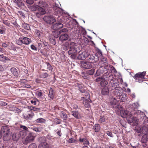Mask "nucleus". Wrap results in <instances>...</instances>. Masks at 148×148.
I'll list each match as a JSON object with an SVG mask.
<instances>
[{
	"label": "nucleus",
	"mask_w": 148,
	"mask_h": 148,
	"mask_svg": "<svg viewBox=\"0 0 148 148\" xmlns=\"http://www.w3.org/2000/svg\"><path fill=\"white\" fill-rule=\"evenodd\" d=\"M142 112H143L139 110H132L130 112H127V110H122L121 112V115L122 117L126 118L128 123H131L134 122V118L132 115H134L135 116V118L137 117V118L139 120V118L138 116V115L141 114Z\"/></svg>",
	"instance_id": "obj_1"
},
{
	"label": "nucleus",
	"mask_w": 148,
	"mask_h": 148,
	"mask_svg": "<svg viewBox=\"0 0 148 148\" xmlns=\"http://www.w3.org/2000/svg\"><path fill=\"white\" fill-rule=\"evenodd\" d=\"M31 42L30 39L24 36L19 37L18 39L16 40V43L18 45H21L23 44L28 45Z\"/></svg>",
	"instance_id": "obj_2"
},
{
	"label": "nucleus",
	"mask_w": 148,
	"mask_h": 148,
	"mask_svg": "<svg viewBox=\"0 0 148 148\" xmlns=\"http://www.w3.org/2000/svg\"><path fill=\"white\" fill-rule=\"evenodd\" d=\"M40 143L38 146V148H49V145L47 143L45 137H41L39 138Z\"/></svg>",
	"instance_id": "obj_3"
},
{
	"label": "nucleus",
	"mask_w": 148,
	"mask_h": 148,
	"mask_svg": "<svg viewBox=\"0 0 148 148\" xmlns=\"http://www.w3.org/2000/svg\"><path fill=\"white\" fill-rule=\"evenodd\" d=\"M35 137L32 133H30L23 141V143L24 145H26L33 141Z\"/></svg>",
	"instance_id": "obj_4"
},
{
	"label": "nucleus",
	"mask_w": 148,
	"mask_h": 148,
	"mask_svg": "<svg viewBox=\"0 0 148 148\" xmlns=\"http://www.w3.org/2000/svg\"><path fill=\"white\" fill-rule=\"evenodd\" d=\"M140 121H143V123L144 124L142 127L140 129V132L144 134V135H147L148 134V125L147 124V122H145V119Z\"/></svg>",
	"instance_id": "obj_5"
},
{
	"label": "nucleus",
	"mask_w": 148,
	"mask_h": 148,
	"mask_svg": "<svg viewBox=\"0 0 148 148\" xmlns=\"http://www.w3.org/2000/svg\"><path fill=\"white\" fill-rule=\"evenodd\" d=\"M44 20L47 23L52 24L56 21V20L52 15L45 16L43 18Z\"/></svg>",
	"instance_id": "obj_6"
},
{
	"label": "nucleus",
	"mask_w": 148,
	"mask_h": 148,
	"mask_svg": "<svg viewBox=\"0 0 148 148\" xmlns=\"http://www.w3.org/2000/svg\"><path fill=\"white\" fill-rule=\"evenodd\" d=\"M10 130L9 127L7 126H3L2 127V131L4 133L3 137L4 140H6L9 134Z\"/></svg>",
	"instance_id": "obj_7"
},
{
	"label": "nucleus",
	"mask_w": 148,
	"mask_h": 148,
	"mask_svg": "<svg viewBox=\"0 0 148 148\" xmlns=\"http://www.w3.org/2000/svg\"><path fill=\"white\" fill-rule=\"evenodd\" d=\"M81 66L85 69H89L92 67V63L90 62L82 61L81 62Z\"/></svg>",
	"instance_id": "obj_8"
},
{
	"label": "nucleus",
	"mask_w": 148,
	"mask_h": 148,
	"mask_svg": "<svg viewBox=\"0 0 148 148\" xmlns=\"http://www.w3.org/2000/svg\"><path fill=\"white\" fill-rule=\"evenodd\" d=\"M77 52V50L74 47H70L68 53L69 55H71V58L75 59L76 57Z\"/></svg>",
	"instance_id": "obj_9"
},
{
	"label": "nucleus",
	"mask_w": 148,
	"mask_h": 148,
	"mask_svg": "<svg viewBox=\"0 0 148 148\" xmlns=\"http://www.w3.org/2000/svg\"><path fill=\"white\" fill-rule=\"evenodd\" d=\"M88 56V53L86 51L83 52L79 51L77 58L79 60H84Z\"/></svg>",
	"instance_id": "obj_10"
},
{
	"label": "nucleus",
	"mask_w": 148,
	"mask_h": 148,
	"mask_svg": "<svg viewBox=\"0 0 148 148\" xmlns=\"http://www.w3.org/2000/svg\"><path fill=\"white\" fill-rule=\"evenodd\" d=\"M68 31V29L67 28H64L60 30L59 32L55 31L52 32L53 35L55 38H57L59 36L60 33L62 32H66Z\"/></svg>",
	"instance_id": "obj_11"
},
{
	"label": "nucleus",
	"mask_w": 148,
	"mask_h": 148,
	"mask_svg": "<svg viewBox=\"0 0 148 148\" xmlns=\"http://www.w3.org/2000/svg\"><path fill=\"white\" fill-rule=\"evenodd\" d=\"M63 26V25L62 23L59 22L53 24L51 27L54 30H57L62 28Z\"/></svg>",
	"instance_id": "obj_12"
},
{
	"label": "nucleus",
	"mask_w": 148,
	"mask_h": 148,
	"mask_svg": "<svg viewBox=\"0 0 148 148\" xmlns=\"http://www.w3.org/2000/svg\"><path fill=\"white\" fill-rule=\"evenodd\" d=\"M34 115V114L31 112L27 114H23V117L24 119L27 120H30L32 118Z\"/></svg>",
	"instance_id": "obj_13"
},
{
	"label": "nucleus",
	"mask_w": 148,
	"mask_h": 148,
	"mask_svg": "<svg viewBox=\"0 0 148 148\" xmlns=\"http://www.w3.org/2000/svg\"><path fill=\"white\" fill-rule=\"evenodd\" d=\"M69 38V36L67 34H61L59 37V39L61 41H64L67 40Z\"/></svg>",
	"instance_id": "obj_14"
},
{
	"label": "nucleus",
	"mask_w": 148,
	"mask_h": 148,
	"mask_svg": "<svg viewBox=\"0 0 148 148\" xmlns=\"http://www.w3.org/2000/svg\"><path fill=\"white\" fill-rule=\"evenodd\" d=\"M20 136V135L18 133H14L12 134V138L13 140L18 141Z\"/></svg>",
	"instance_id": "obj_15"
},
{
	"label": "nucleus",
	"mask_w": 148,
	"mask_h": 148,
	"mask_svg": "<svg viewBox=\"0 0 148 148\" xmlns=\"http://www.w3.org/2000/svg\"><path fill=\"white\" fill-rule=\"evenodd\" d=\"M13 1L19 8L22 7L24 5L23 3L21 0H13Z\"/></svg>",
	"instance_id": "obj_16"
},
{
	"label": "nucleus",
	"mask_w": 148,
	"mask_h": 148,
	"mask_svg": "<svg viewBox=\"0 0 148 148\" xmlns=\"http://www.w3.org/2000/svg\"><path fill=\"white\" fill-rule=\"evenodd\" d=\"M118 96H116V98L115 97H114L113 98H112V100L110 101V104L113 106V108L115 107V106L117 104V101L116 100L117 99H118Z\"/></svg>",
	"instance_id": "obj_17"
},
{
	"label": "nucleus",
	"mask_w": 148,
	"mask_h": 148,
	"mask_svg": "<svg viewBox=\"0 0 148 148\" xmlns=\"http://www.w3.org/2000/svg\"><path fill=\"white\" fill-rule=\"evenodd\" d=\"M92 129L95 132H97L100 131L101 127L99 124H96L93 126Z\"/></svg>",
	"instance_id": "obj_18"
},
{
	"label": "nucleus",
	"mask_w": 148,
	"mask_h": 148,
	"mask_svg": "<svg viewBox=\"0 0 148 148\" xmlns=\"http://www.w3.org/2000/svg\"><path fill=\"white\" fill-rule=\"evenodd\" d=\"M98 53L99 54V56H101V61L103 62V63H107V60L106 58L102 56V52L99 49L98 51Z\"/></svg>",
	"instance_id": "obj_19"
},
{
	"label": "nucleus",
	"mask_w": 148,
	"mask_h": 148,
	"mask_svg": "<svg viewBox=\"0 0 148 148\" xmlns=\"http://www.w3.org/2000/svg\"><path fill=\"white\" fill-rule=\"evenodd\" d=\"M71 114L76 119H79L80 118V114L78 111H73L71 112Z\"/></svg>",
	"instance_id": "obj_20"
},
{
	"label": "nucleus",
	"mask_w": 148,
	"mask_h": 148,
	"mask_svg": "<svg viewBox=\"0 0 148 148\" xmlns=\"http://www.w3.org/2000/svg\"><path fill=\"white\" fill-rule=\"evenodd\" d=\"M91 101L90 100H89L88 99H86L83 101V103L85 107L89 108L90 106V103H91Z\"/></svg>",
	"instance_id": "obj_21"
},
{
	"label": "nucleus",
	"mask_w": 148,
	"mask_h": 148,
	"mask_svg": "<svg viewBox=\"0 0 148 148\" xmlns=\"http://www.w3.org/2000/svg\"><path fill=\"white\" fill-rule=\"evenodd\" d=\"M132 108L133 109L132 110H136L138 109V107L140 106V105L138 102L133 103L132 104Z\"/></svg>",
	"instance_id": "obj_22"
},
{
	"label": "nucleus",
	"mask_w": 148,
	"mask_h": 148,
	"mask_svg": "<svg viewBox=\"0 0 148 148\" xmlns=\"http://www.w3.org/2000/svg\"><path fill=\"white\" fill-rule=\"evenodd\" d=\"M87 60L91 61L93 63L97 61V60L95 59V57L94 56L91 55H88V56H87Z\"/></svg>",
	"instance_id": "obj_23"
},
{
	"label": "nucleus",
	"mask_w": 148,
	"mask_h": 148,
	"mask_svg": "<svg viewBox=\"0 0 148 148\" xmlns=\"http://www.w3.org/2000/svg\"><path fill=\"white\" fill-rule=\"evenodd\" d=\"M38 7H43L44 8H45L47 6L46 3L42 1H40L38 2Z\"/></svg>",
	"instance_id": "obj_24"
},
{
	"label": "nucleus",
	"mask_w": 148,
	"mask_h": 148,
	"mask_svg": "<svg viewBox=\"0 0 148 148\" xmlns=\"http://www.w3.org/2000/svg\"><path fill=\"white\" fill-rule=\"evenodd\" d=\"M79 141L80 142L83 143L84 145L86 146L88 145L89 143V141L85 138H80Z\"/></svg>",
	"instance_id": "obj_25"
},
{
	"label": "nucleus",
	"mask_w": 148,
	"mask_h": 148,
	"mask_svg": "<svg viewBox=\"0 0 148 148\" xmlns=\"http://www.w3.org/2000/svg\"><path fill=\"white\" fill-rule=\"evenodd\" d=\"M60 116L64 120H66L67 119V116L66 114L63 111H61L60 113Z\"/></svg>",
	"instance_id": "obj_26"
},
{
	"label": "nucleus",
	"mask_w": 148,
	"mask_h": 148,
	"mask_svg": "<svg viewBox=\"0 0 148 148\" xmlns=\"http://www.w3.org/2000/svg\"><path fill=\"white\" fill-rule=\"evenodd\" d=\"M52 122L53 125L59 124L61 123V120L59 119L56 118L53 120Z\"/></svg>",
	"instance_id": "obj_27"
},
{
	"label": "nucleus",
	"mask_w": 148,
	"mask_h": 148,
	"mask_svg": "<svg viewBox=\"0 0 148 148\" xmlns=\"http://www.w3.org/2000/svg\"><path fill=\"white\" fill-rule=\"evenodd\" d=\"M10 71L15 76H17L18 75V73L17 70L14 67L11 68Z\"/></svg>",
	"instance_id": "obj_28"
},
{
	"label": "nucleus",
	"mask_w": 148,
	"mask_h": 148,
	"mask_svg": "<svg viewBox=\"0 0 148 148\" xmlns=\"http://www.w3.org/2000/svg\"><path fill=\"white\" fill-rule=\"evenodd\" d=\"M9 60V59L8 58L4 56L3 55H0V61L2 62H5Z\"/></svg>",
	"instance_id": "obj_29"
},
{
	"label": "nucleus",
	"mask_w": 148,
	"mask_h": 148,
	"mask_svg": "<svg viewBox=\"0 0 148 148\" xmlns=\"http://www.w3.org/2000/svg\"><path fill=\"white\" fill-rule=\"evenodd\" d=\"M100 85L101 86H106L108 84L107 81L103 78V79L100 82Z\"/></svg>",
	"instance_id": "obj_30"
},
{
	"label": "nucleus",
	"mask_w": 148,
	"mask_h": 148,
	"mask_svg": "<svg viewBox=\"0 0 148 148\" xmlns=\"http://www.w3.org/2000/svg\"><path fill=\"white\" fill-rule=\"evenodd\" d=\"M38 4L30 6L29 7L30 9L32 11H35L38 10Z\"/></svg>",
	"instance_id": "obj_31"
},
{
	"label": "nucleus",
	"mask_w": 148,
	"mask_h": 148,
	"mask_svg": "<svg viewBox=\"0 0 148 148\" xmlns=\"http://www.w3.org/2000/svg\"><path fill=\"white\" fill-rule=\"evenodd\" d=\"M38 11L42 14H44L45 13V8H43L42 7H38Z\"/></svg>",
	"instance_id": "obj_32"
},
{
	"label": "nucleus",
	"mask_w": 148,
	"mask_h": 148,
	"mask_svg": "<svg viewBox=\"0 0 148 148\" xmlns=\"http://www.w3.org/2000/svg\"><path fill=\"white\" fill-rule=\"evenodd\" d=\"M77 86L81 92H85V91L84 90V89L82 85L80 84H78L77 85Z\"/></svg>",
	"instance_id": "obj_33"
},
{
	"label": "nucleus",
	"mask_w": 148,
	"mask_h": 148,
	"mask_svg": "<svg viewBox=\"0 0 148 148\" xmlns=\"http://www.w3.org/2000/svg\"><path fill=\"white\" fill-rule=\"evenodd\" d=\"M95 71V69H91L88 70L86 71V73L89 75H92Z\"/></svg>",
	"instance_id": "obj_34"
},
{
	"label": "nucleus",
	"mask_w": 148,
	"mask_h": 148,
	"mask_svg": "<svg viewBox=\"0 0 148 148\" xmlns=\"http://www.w3.org/2000/svg\"><path fill=\"white\" fill-rule=\"evenodd\" d=\"M22 27L25 29L29 30L30 29V27L29 25L26 23H23L22 24Z\"/></svg>",
	"instance_id": "obj_35"
},
{
	"label": "nucleus",
	"mask_w": 148,
	"mask_h": 148,
	"mask_svg": "<svg viewBox=\"0 0 148 148\" xmlns=\"http://www.w3.org/2000/svg\"><path fill=\"white\" fill-rule=\"evenodd\" d=\"M45 64L46 66L47 67V69L49 71H52V67L49 63L46 62Z\"/></svg>",
	"instance_id": "obj_36"
},
{
	"label": "nucleus",
	"mask_w": 148,
	"mask_h": 148,
	"mask_svg": "<svg viewBox=\"0 0 148 148\" xmlns=\"http://www.w3.org/2000/svg\"><path fill=\"white\" fill-rule=\"evenodd\" d=\"M141 143H147V140L146 137V135H143L141 139Z\"/></svg>",
	"instance_id": "obj_37"
},
{
	"label": "nucleus",
	"mask_w": 148,
	"mask_h": 148,
	"mask_svg": "<svg viewBox=\"0 0 148 148\" xmlns=\"http://www.w3.org/2000/svg\"><path fill=\"white\" fill-rule=\"evenodd\" d=\"M48 76V74L45 73H43L40 75V77L42 78H45L47 77Z\"/></svg>",
	"instance_id": "obj_38"
},
{
	"label": "nucleus",
	"mask_w": 148,
	"mask_h": 148,
	"mask_svg": "<svg viewBox=\"0 0 148 148\" xmlns=\"http://www.w3.org/2000/svg\"><path fill=\"white\" fill-rule=\"evenodd\" d=\"M45 120L42 118H38L36 120V123H43L45 122Z\"/></svg>",
	"instance_id": "obj_39"
},
{
	"label": "nucleus",
	"mask_w": 148,
	"mask_h": 148,
	"mask_svg": "<svg viewBox=\"0 0 148 148\" xmlns=\"http://www.w3.org/2000/svg\"><path fill=\"white\" fill-rule=\"evenodd\" d=\"M28 148H37L36 144L35 143L30 144L28 147Z\"/></svg>",
	"instance_id": "obj_40"
},
{
	"label": "nucleus",
	"mask_w": 148,
	"mask_h": 148,
	"mask_svg": "<svg viewBox=\"0 0 148 148\" xmlns=\"http://www.w3.org/2000/svg\"><path fill=\"white\" fill-rule=\"evenodd\" d=\"M36 34L39 37H40L42 34V33L38 29H36L35 31Z\"/></svg>",
	"instance_id": "obj_41"
},
{
	"label": "nucleus",
	"mask_w": 148,
	"mask_h": 148,
	"mask_svg": "<svg viewBox=\"0 0 148 148\" xmlns=\"http://www.w3.org/2000/svg\"><path fill=\"white\" fill-rule=\"evenodd\" d=\"M102 73L101 70L100 69H99L97 70L96 71L95 75V76L96 77L97 76H99Z\"/></svg>",
	"instance_id": "obj_42"
},
{
	"label": "nucleus",
	"mask_w": 148,
	"mask_h": 148,
	"mask_svg": "<svg viewBox=\"0 0 148 148\" xmlns=\"http://www.w3.org/2000/svg\"><path fill=\"white\" fill-rule=\"evenodd\" d=\"M36 94L37 96V97L38 98H44V94L43 93H36Z\"/></svg>",
	"instance_id": "obj_43"
},
{
	"label": "nucleus",
	"mask_w": 148,
	"mask_h": 148,
	"mask_svg": "<svg viewBox=\"0 0 148 148\" xmlns=\"http://www.w3.org/2000/svg\"><path fill=\"white\" fill-rule=\"evenodd\" d=\"M90 95L89 93H85V97L84 98H85V99H88L89 100H90Z\"/></svg>",
	"instance_id": "obj_44"
},
{
	"label": "nucleus",
	"mask_w": 148,
	"mask_h": 148,
	"mask_svg": "<svg viewBox=\"0 0 148 148\" xmlns=\"http://www.w3.org/2000/svg\"><path fill=\"white\" fill-rule=\"evenodd\" d=\"M106 134L108 136H110L111 137H114V136L111 132L110 131H107L106 132Z\"/></svg>",
	"instance_id": "obj_45"
},
{
	"label": "nucleus",
	"mask_w": 148,
	"mask_h": 148,
	"mask_svg": "<svg viewBox=\"0 0 148 148\" xmlns=\"http://www.w3.org/2000/svg\"><path fill=\"white\" fill-rule=\"evenodd\" d=\"M18 15H20L21 16L23 17L25 16V15L23 12L21 11H18Z\"/></svg>",
	"instance_id": "obj_46"
},
{
	"label": "nucleus",
	"mask_w": 148,
	"mask_h": 148,
	"mask_svg": "<svg viewBox=\"0 0 148 148\" xmlns=\"http://www.w3.org/2000/svg\"><path fill=\"white\" fill-rule=\"evenodd\" d=\"M3 23L6 25L9 26L10 25V23L7 20H3Z\"/></svg>",
	"instance_id": "obj_47"
},
{
	"label": "nucleus",
	"mask_w": 148,
	"mask_h": 148,
	"mask_svg": "<svg viewBox=\"0 0 148 148\" xmlns=\"http://www.w3.org/2000/svg\"><path fill=\"white\" fill-rule=\"evenodd\" d=\"M32 129V130L36 132H40V130L39 128L38 127H33Z\"/></svg>",
	"instance_id": "obj_48"
},
{
	"label": "nucleus",
	"mask_w": 148,
	"mask_h": 148,
	"mask_svg": "<svg viewBox=\"0 0 148 148\" xmlns=\"http://www.w3.org/2000/svg\"><path fill=\"white\" fill-rule=\"evenodd\" d=\"M105 119L104 117H102L98 121L99 123H102L103 122L105 121Z\"/></svg>",
	"instance_id": "obj_49"
},
{
	"label": "nucleus",
	"mask_w": 148,
	"mask_h": 148,
	"mask_svg": "<svg viewBox=\"0 0 148 148\" xmlns=\"http://www.w3.org/2000/svg\"><path fill=\"white\" fill-rule=\"evenodd\" d=\"M114 108L118 109V110L121 111L122 110V107L121 106L117 104L115 106Z\"/></svg>",
	"instance_id": "obj_50"
},
{
	"label": "nucleus",
	"mask_w": 148,
	"mask_h": 148,
	"mask_svg": "<svg viewBox=\"0 0 148 148\" xmlns=\"http://www.w3.org/2000/svg\"><path fill=\"white\" fill-rule=\"evenodd\" d=\"M55 93H49L48 95L49 97L51 99L54 98Z\"/></svg>",
	"instance_id": "obj_51"
},
{
	"label": "nucleus",
	"mask_w": 148,
	"mask_h": 148,
	"mask_svg": "<svg viewBox=\"0 0 148 148\" xmlns=\"http://www.w3.org/2000/svg\"><path fill=\"white\" fill-rule=\"evenodd\" d=\"M134 78L136 79L138 78H142L139 73L136 74L135 75Z\"/></svg>",
	"instance_id": "obj_52"
},
{
	"label": "nucleus",
	"mask_w": 148,
	"mask_h": 148,
	"mask_svg": "<svg viewBox=\"0 0 148 148\" xmlns=\"http://www.w3.org/2000/svg\"><path fill=\"white\" fill-rule=\"evenodd\" d=\"M119 95H120L121 94V95L120 96V97H119V99L120 98V97H122V98H125V97L127 95L125 93H119Z\"/></svg>",
	"instance_id": "obj_53"
},
{
	"label": "nucleus",
	"mask_w": 148,
	"mask_h": 148,
	"mask_svg": "<svg viewBox=\"0 0 148 148\" xmlns=\"http://www.w3.org/2000/svg\"><path fill=\"white\" fill-rule=\"evenodd\" d=\"M2 29H0V33L1 34H3L4 33L6 30V29L3 27L2 28Z\"/></svg>",
	"instance_id": "obj_54"
},
{
	"label": "nucleus",
	"mask_w": 148,
	"mask_h": 148,
	"mask_svg": "<svg viewBox=\"0 0 148 148\" xmlns=\"http://www.w3.org/2000/svg\"><path fill=\"white\" fill-rule=\"evenodd\" d=\"M68 142L69 143H73L75 142V140L73 138H71L69 139Z\"/></svg>",
	"instance_id": "obj_55"
},
{
	"label": "nucleus",
	"mask_w": 148,
	"mask_h": 148,
	"mask_svg": "<svg viewBox=\"0 0 148 148\" xmlns=\"http://www.w3.org/2000/svg\"><path fill=\"white\" fill-rule=\"evenodd\" d=\"M34 0H27L26 3L29 4H32L33 3Z\"/></svg>",
	"instance_id": "obj_56"
},
{
	"label": "nucleus",
	"mask_w": 148,
	"mask_h": 148,
	"mask_svg": "<svg viewBox=\"0 0 148 148\" xmlns=\"http://www.w3.org/2000/svg\"><path fill=\"white\" fill-rule=\"evenodd\" d=\"M147 143H141V146L143 148L146 147H147Z\"/></svg>",
	"instance_id": "obj_57"
},
{
	"label": "nucleus",
	"mask_w": 148,
	"mask_h": 148,
	"mask_svg": "<svg viewBox=\"0 0 148 148\" xmlns=\"http://www.w3.org/2000/svg\"><path fill=\"white\" fill-rule=\"evenodd\" d=\"M56 7H55L54 8V9H55V10H56V11L58 13V12H59L60 10H61L62 9L60 8L59 7H57L56 5Z\"/></svg>",
	"instance_id": "obj_58"
},
{
	"label": "nucleus",
	"mask_w": 148,
	"mask_h": 148,
	"mask_svg": "<svg viewBox=\"0 0 148 148\" xmlns=\"http://www.w3.org/2000/svg\"><path fill=\"white\" fill-rule=\"evenodd\" d=\"M103 77H99L97 78L96 79V80L97 82H101V81H102L103 79Z\"/></svg>",
	"instance_id": "obj_59"
},
{
	"label": "nucleus",
	"mask_w": 148,
	"mask_h": 148,
	"mask_svg": "<svg viewBox=\"0 0 148 148\" xmlns=\"http://www.w3.org/2000/svg\"><path fill=\"white\" fill-rule=\"evenodd\" d=\"M31 48L32 49L35 51L37 50V49L36 47L34 45H31Z\"/></svg>",
	"instance_id": "obj_60"
},
{
	"label": "nucleus",
	"mask_w": 148,
	"mask_h": 148,
	"mask_svg": "<svg viewBox=\"0 0 148 148\" xmlns=\"http://www.w3.org/2000/svg\"><path fill=\"white\" fill-rule=\"evenodd\" d=\"M2 46L3 47H6L8 46V43L7 42L3 43L2 44Z\"/></svg>",
	"instance_id": "obj_61"
},
{
	"label": "nucleus",
	"mask_w": 148,
	"mask_h": 148,
	"mask_svg": "<svg viewBox=\"0 0 148 148\" xmlns=\"http://www.w3.org/2000/svg\"><path fill=\"white\" fill-rule=\"evenodd\" d=\"M140 74L141 78H142L145 75L146 72H143L141 73H140Z\"/></svg>",
	"instance_id": "obj_62"
},
{
	"label": "nucleus",
	"mask_w": 148,
	"mask_h": 148,
	"mask_svg": "<svg viewBox=\"0 0 148 148\" xmlns=\"http://www.w3.org/2000/svg\"><path fill=\"white\" fill-rule=\"evenodd\" d=\"M36 16L38 18H39L40 16L42 15L38 11L36 13Z\"/></svg>",
	"instance_id": "obj_63"
},
{
	"label": "nucleus",
	"mask_w": 148,
	"mask_h": 148,
	"mask_svg": "<svg viewBox=\"0 0 148 148\" xmlns=\"http://www.w3.org/2000/svg\"><path fill=\"white\" fill-rule=\"evenodd\" d=\"M20 127L21 128L25 130H27V128L26 126H24L21 125Z\"/></svg>",
	"instance_id": "obj_64"
}]
</instances>
